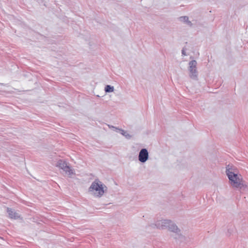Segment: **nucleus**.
I'll return each instance as SVG.
<instances>
[{"label":"nucleus","instance_id":"obj_1","mask_svg":"<svg viewBox=\"0 0 248 248\" xmlns=\"http://www.w3.org/2000/svg\"><path fill=\"white\" fill-rule=\"evenodd\" d=\"M105 187L107 188L106 186L103 184L98 179H96L90 186L89 192H91L95 197L100 198L103 196L105 192Z\"/></svg>","mask_w":248,"mask_h":248},{"label":"nucleus","instance_id":"obj_2","mask_svg":"<svg viewBox=\"0 0 248 248\" xmlns=\"http://www.w3.org/2000/svg\"><path fill=\"white\" fill-rule=\"evenodd\" d=\"M227 176L231 185L236 188L244 190L246 186L243 184L241 175H238L235 172H231L228 170Z\"/></svg>","mask_w":248,"mask_h":248},{"label":"nucleus","instance_id":"obj_3","mask_svg":"<svg viewBox=\"0 0 248 248\" xmlns=\"http://www.w3.org/2000/svg\"><path fill=\"white\" fill-rule=\"evenodd\" d=\"M197 62L195 60H192L188 63L189 77L192 79L198 80V71L197 70Z\"/></svg>","mask_w":248,"mask_h":248},{"label":"nucleus","instance_id":"obj_4","mask_svg":"<svg viewBox=\"0 0 248 248\" xmlns=\"http://www.w3.org/2000/svg\"><path fill=\"white\" fill-rule=\"evenodd\" d=\"M149 158V153L146 148H142L140 150L139 154V160L141 163L145 162Z\"/></svg>","mask_w":248,"mask_h":248},{"label":"nucleus","instance_id":"obj_5","mask_svg":"<svg viewBox=\"0 0 248 248\" xmlns=\"http://www.w3.org/2000/svg\"><path fill=\"white\" fill-rule=\"evenodd\" d=\"M7 212L8 214L9 217L11 218L16 219L19 218L18 214L15 212L14 209L8 207Z\"/></svg>","mask_w":248,"mask_h":248},{"label":"nucleus","instance_id":"obj_6","mask_svg":"<svg viewBox=\"0 0 248 248\" xmlns=\"http://www.w3.org/2000/svg\"><path fill=\"white\" fill-rule=\"evenodd\" d=\"M168 228L170 231L175 232L176 234H178V232H180V230L178 228V227L172 222L169 224Z\"/></svg>","mask_w":248,"mask_h":248},{"label":"nucleus","instance_id":"obj_7","mask_svg":"<svg viewBox=\"0 0 248 248\" xmlns=\"http://www.w3.org/2000/svg\"><path fill=\"white\" fill-rule=\"evenodd\" d=\"M175 235L176 236L174 237L175 239L179 240L181 242L187 243L188 242L187 238L181 234L180 232H178V234H175Z\"/></svg>","mask_w":248,"mask_h":248},{"label":"nucleus","instance_id":"obj_8","mask_svg":"<svg viewBox=\"0 0 248 248\" xmlns=\"http://www.w3.org/2000/svg\"><path fill=\"white\" fill-rule=\"evenodd\" d=\"M111 127L112 128H114V129H115L116 130H117V131L121 132V134L123 135L127 139H129L131 138V136L130 134H128L126 132V131H124V130L117 128L113 126H111Z\"/></svg>","mask_w":248,"mask_h":248},{"label":"nucleus","instance_id":"obj_9","mask_svg":"<svg viewBox=\"0 0 248 248\" xmlns=\"http://www.w3.org/2000/svg\"><path fill=\"white\" fill-rule=\"evenodd\" d=\"M180 21L186 23L187 25L190 27L192 26V23L191 21L188 20V17L187 16H182L179 18Z\"/></svg>","mask_w":248,"mask_h":248},{"label":"nucleus","instance_id":"obj_10","mask_svg":"<svg viewBox=\"0 0 248 248\" xmlns=\"http://www.w3.org/2000/svg\"><path fill=\"white\" fill-rule=\"evenodd\" d=\"M150 227L153 228H156L159 229H163V227H162V220L156 221L155 224H153L150 225Z\"/></svg>","mask_w":248,"mask_h":248},{"label":"nucleus","instance_id":"obj_11","mask_svg":"<svg viewBox=\"0 0 248 248\" xmlns=\"http://www.w3.org/2000/svg\"><path fill=\"white\" fill-rule=\"evenodd\" d=\"M67 166H68L67 163L65 161H63L62 160H60L58 162L57 165V167H58L61 169H62V170L63 169H65Z\"/></svg>","mask_w":248,"mask_h":248},{"label":"nucleus","instance_id":"obj_12","mask_svg":"<svg viewBox=\"0 0 248 248\" xmlns=\"http://www.w3.org/2000/svg\"><path fill=\"white\" fill-rule=\"evenodd\" d=\"M63 170L65 172V174L69 176H71L74 174L73 170H72L68 165L67 166L65 169H63Z\"/></svg>","mask_w":248,"mask_h":248},{"label":"nucleus","instance_id":"obj_13","mask_svg":"<svg viewBox=\"0 0 248 248\" xmlns=\"http://www.w3.org/2000/svg\"><path fill=\"white\" fill-rule=\"evenodd\" d=\"M171 223V221L170 220H168V219L162 220V227H163V229L168 228L169 224H170Z\"/></svg>","mask_w":248,"mask_h":248},{"label":"nucleus","instance_id":"obj_14","mask_svg":"<svg viewBox=\"0 0 248 248\" xmlns=\"http://www.w3.org/2000/svg\"><path fill=\"white\" fill-rule=\"evenodd\" d=\"M114 87L109 85H107L105 87V91L106 93H111L114 91Z\"/></svg>","mask_w":248,"mask_h":248},{"label":"nucleus","instance_id":"obj_15","mask_svg":"<svg viewBox=\"0 0 248 248\" xmlns=\"http://www.w3.org/2000/svg\"><path fill=\"white\" fill-rule=\"evenodd\" d=\"M228 170H229V171L231 172H235L234 167L232 166V165H228L226 166V173L227 175V172H228Z\"/></svg>","mask_w":248,"mask_h":248},{"label":"nucleus","instance_id":"obj_16","mask_svg":"<svg viewBox=\"0 0 248 248\" xmlns=\"http://www.w3.org/2000/svg\"><path fill=\"white\" fill-rule=\"evenodd\" d=\"M182 54L184 56H186V51L185 50H184V49H183L182 50Z\"/></svg>","mask_w":248,"mask_h":248}]
</instances>
